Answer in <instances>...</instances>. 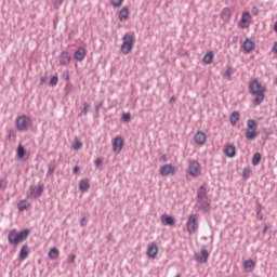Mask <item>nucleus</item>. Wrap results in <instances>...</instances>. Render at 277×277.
<instances>
[{
	"mask_svg": "<svg viewBox=\"0 0 277 277\" xmlns=\"http://www.w3.org/2000/svg\"><path fill=\"white\" fill-rule=\"evenodd\" d=\"M249 92L252 96H255L253 100V105H261L265 101V92H267V88H265L258 79H253L249 82Z\"/></svg>",
	"mask_w": 277,
	"mask_h": 277,
	"instance_id": "f257e3e1",
	"label": "nucleus"
},
{
	"mask_svg": "<svg viewBox=\"0 0 277 277\" xmlns=\"http://www.w3.org/2000/svg\"><path fill=\"white\" fill-rule=\"evenodd\" d=\"M197 208L203 213L211 211V199L207 195V187L203 185L197 190Z\"/></svg>",
	"mask_w": 277,
	"mask_h": 277,
	"instance_id": "f03ea898",
	"label": "nucleus"
},
{
	"mask_svg": "<svg viewBox=\"0 0 277 277\" xmlns=\"http://www.w3.org/2000/svg\"><path fill=\"white\" fill-rule=\"evenodd\" d=\"M29 237V229H23L17 232L16 229H11L8 235V241L11 246H18L23 243Z\"/></svg>",
	"mask_w": 277,
	"mask_h": 277,
	"instance_id": "7ed1b4c3",
	"label": "nucleus"
},
{
	"mask_svg": "<svg viewBox=\"0 0 277 277\" xmlns=\"http://www.w3.org/2000/svg\"><path fill=\"white\" fill-rule=\"evenodd\" d=\"M15 127L17 131H29L32 127L31 117L27 115H21L15 119Z\"/></svg>",
	"mask_w": 277,
	"mask_h": 277,
	"instance_id": "20e7f679",
	"label": "nucleus"
},
{
	"mask_svg": "<svg viewBox=\"0 0 277 277\" xmlns=\"http://www.w3.org/2000/svg\"><path fill=\"white\" fill-rule=\"evenodd\" d=\"M133 47H135V37H133V35L126 34L122 37L121 53H123V55H129V53L133 51Z\"/></svg>",
	"mask_w": 277,
	"mask_h": 277,
	"instance_id": "39448f33",
	"label": "nucleus"
},
{
	"mask_svg": "<svg viewBox=\"0 0 277 277\" xmlns=\"http://www.w3.org/2000/svg\"><path fill=\"white\" fill-rule=\"evenodd\" d=\"M201 170H200V163L196 160H188V168H187V174H189V176H193L194 179L200 176L201 174Z\"/></svg>",
	"mask_w": 277,
	"mask_h": 277,
	"instance_id": "423d86ee",
	"label": "nucleus"
},
{
	"mask_svg": "<svg viewBox=\"0 0 277 277\" xmlns=\"http://www.w3.org/2000/svg\"><path fill=\"white\" fill-rule=\"evenodd\" d=\"M187 232L189 235H194L198 230V217L196 214H190L186 223Z\"/></svg>",
	"mask_w": 277,
	"mask_h": 277,
	"instance_id": "0eeeda50",
	"label": "nucleus"
},
{
	"mask_svg": "<svg viewBox=\"0 0 277 277\" xmlns=\"http://www.w3.org/2000/svg\"><path fill=\"white\" fill-rule=\"evenodd\" d=\"M44 192L43 185H38L37 188L34 186H30L27 192V198H40Z\"/></svg>",
	"mask_w": 277,
	"mask_h": 277,
	"instance_id": "6e6552de",
	"label": "nucleus"
},
{
	"mask_svg": "<svg viewBox=\"0 0 277 277\" xmlns=\"http://www.w3.org/2000/svg\"><path fill=\"white\" fill-rule=\"evenodd\" d=\"M123 147H124V140L122 138V136L115 137L114 143H113L114 153L116 155H120Z\"/></svg>",
	"mask_w": 277,
	"mask_h": 277,
	"instance_id": "1a4fd4ad",
	"label": "nucleus"
},
{
	"mask_svg": "<svg viewBox=\"0 0 277 277\" xmlns=\"http://www.w3.org/2000/svg\"><path fill=\"white\" fill-rule=\"evenodd\" d=\"M195 261H197V263H207V261H209V251L207 250V246H202L201 254H195Z\"/></svg>",
	"mask_w": 277,
	"mask_h": 277,
	"instance_id": "9d476101",
	"label": "nucleus"
},
{
	"mask_svg": "<svg viewBox=\"0 0 277 277\" xmlns=\"http://www.w3.org/2000/svg\"><path fill=\"white\" fill-rule=\"evenodd\" d=\"M160 174L161 176H170V174L174 176L176 174V170L174 167H172V164H163L160 167Z\"/></svg>",
	"mask_w": 277,
	"mask_h": 277,
	"instance_id": "9b49d317",
	"label": "nucleus"
},
{
	"mask_svg": "<svg viewBox=\"0 0 277 277\" xmlns=\"http://www.w3.org/2000/svg\"><path fill=\"white\" fill-rule=\"evenodd\" d=\"M250 21H252V15H250L248 12H243L239 23L240 27L242 29H247V27H250Z\"/></svg>",
	"mask_w": 277,
	"mask_h": 277,
	"instance_id": "f8f14e48",
	"label": "nucleus"
},
{
	"mask_svg": "<svg viewBox=\"0 0 277 277\" xmlns=\"http://www.w3.org/2000/svg\"><path fill=\"white\" fill-rule=\"evenodd\" d=\"M146 254L147 256H149V259H155V256L159 254V247H157V243L151 242L150 245H148Z\"/></svg>",
	"mask_w": 277,
	"mask_h": 277,
	"instance_id": "ddd939ff",
	"label": "nucleus"
},
{
	"mask_svg": "<svg viewBox=\"0 0 277 277\" xmlns=\"http://www.w3.org/2000/svg\"><path fill=\"white\" fill-rule=\"evenodd\" d=\"M70 60H72V56H70V53L67 51H64L60 55V64L61 66H68L70 64Z\"/></svg>",
	"mask_w": 277,
	"mask_h": 277,
	"instance_id": "4468645a",
	"label": "nucleus"
},
{
	"mask_svg": "<svg viewBox=\"0 0 277 277\" xmlns=\"http://www.w3.org/2000/svg\"><path fill=\"white\" fill-rule=\"evenodd\" d=\"M161 222L162 226H174V224H176V220H174V216H170L168 214L161 215Z\"/></svg>",
	"mask_w": 277,
	"mask_h": 277,
	"instance_id": "2eb2a0df",
	"label": "nucleus"
},
{
	"mask_svg": "<svg viewBox=\"0 0 277 277\" xmlns=\"http://www.w3.org/2000/svg\"><path fill=\"white\" fill-rule=\"evenodd\" d=\"M254 41L250 40L249 38H247L243 42V51L246 53H252V51H254Z\"/></svg>",
	"mask_w": 277,
	"mask_h": 277,
	"instance_id": "dca6fc26",
	"label": "nucleus"
},
{
	"mask_svg": "<svg viewBox=\"0 0 277 277\" xmlns=\"http://www.w3.org/2000/svg\"><path fill=\"white\" fill-rule=\"evenodd\" d=\"M195 142H196V144H199L200 146H202V144H205V142H207V134H205V132H202V131H198L195 134Z\"/></svg>",
	"mask_w": 277,
	"mask_h": 277,
	"instance_id": "f3484780",
	"label": "nucleus"
},
{
	"mask_svg": "<svg viewBox=\"0 0 277 277\" xmlns=\"http://www.w3.org/2000/svg\"><path fill=\"white\" fill-rule=\"evenodd\" d=\"M224 153H225L226 157H229V159H233V157H235V155H237V148L235 147V145H227L224 148Z\"/></svg>",
	"mask_w": 277,
	"mask_h": 277,
	"instance_id": "a211bd4d",
	"label": "nucleus"
},
{
	"mask_svg": "<svg viewBox=\"0 0 277 277\" xmlns=\"http://www.w3.org/2000/svg\"><path fill=\"white\" fill-rule=\"evenodd\" d=\"M74 57L77 62H83V60H85V49L80 47L75 52Z\"/></svg>",
	"mask_w": 277,
	"mask_h": 277,
	"instance_id": "6ab92c4d",
	"label": "nucleus"
},
{
	"mask_svg": "<svg viewBox=\"0 0 277 277\" xmlns=\"http://www.w3.org/2000/svg\"><path fill=\"white\" fill-rule=\"evenodd\" d=\"M221 21H224V23H228V21H230V9L229 8H224L221 11Z\"/></svg>",
	"mask_w": 277,
	"mask_h": 277,
	"instance_id": "aec40b11",
	"label": "nucleus"
},
{
	"mask_svg": "<svg viewBox=\"0 0 277 277\" xmlns=\"http://www.w3.org/2000/svg\"><path fill=\"white\" fill-rule=\"evenodd\" d=\"M29 256V246L24 245L19 250V259L21 261H25Z\"/></svg>",
	"mask_w": 277,
	"mask_h": 277,
	"instance_id": "412c9836",
	"label": "nucleus"
},
{
	"mask_svg": "<svg viewBox=\"0 0 277 277\" xmlns=\"http://www.w3.org/2000/svg\"><path fill=\"white\" fill-rule=\"evenodd\" d=\"M80 192H88L90 189V181L88 179H82L79 181Z\"/></svg>",
	"mask_w": 277,
	"mask_h": 277,
	"instance_id": "4be33fe9",
	"label": "nucleus"
},
{
	"mask_svg": "<svg viewBox=\"0 0 277 277\" xmlns=\"http://www.w3.org/2000/svg\"><path fill=\"white\" fill-rule=\"evenodd\" d=\"M119 21H120V23H124V21H129V9L128 8H123L119 12Z\"/></svg>",
	"mask_w": 277,
	"mask_h": 277,
	"instance_id": "5701e85b",
	"label": "nucleus"
},
{
	"mask_svg": "<svg viewBox=\"0 0 277 277\" xmlns=\"http://www.w3.org/2000/svg\"><path fill=\"white\" fill-rule=\"evenodd\" d=\"M243 267H245L246 272H252V269H254V267H256V263L253 262V260H246L243 262Z\"/></svg>",
	"mask_w": 277,
	"mask_h": 277,
	"instance_id": "b1692460",
	"label": "nucleus"
},
{
	"mask_svg": "<svg viewBox=\"0 0 277 277\" xmlns=\"http://www.w3.org/2000/svg\"><path fill=\"white\" fill-rule=\"evenodd\" d=\"M239 118H240L239 111L232 113L229 116L230 124H237V122H239Z\"/></svg>",
	"mask_w": 277,
	"mask_h": 277,
	"instance_id": "393cba45",
	"label": "nucleus"
},
{
	"mask_svg": "<svg viewBox=\"0 0 277 277\" xmlns=\"http://www.w3.org/2000/svg\"><path fill=\"white\" fill-rule=\"evenodd\" d=\"M57 256H60V250H57V248H52L49 251V258L52 260L57 259Z\"/></svg>",
	"mask_w": 277,
	"mask_h": 277,
	"instance_id": "a878e982",
	"label": "nucleus"
},
{
	"mask_svg": "<svg viewBox=\"0 0 277 277\" xmlns=\"http://www.w3.org/2000/svg\"><path fill=\"white\" fill-rule=\"evenodd\" d=\"M205 64H212L213 63V52L210 51L203 56Z\"/></svg>",
	"mask_w": 277,
	"mask_h": 277,
	"instance_id": "bb28decb",
	"label": "nucleus"
},
{
	"mask_svg": "<svg viewBox=\"0 0 277 277\" xmlns=\"http://www.w3.org/2000/svg\"><path fill=\"white\" fill-rule=\"evenodd\" d=\"M246 137L247 140H256V130H247Z\"/></svg>",
	"mask_w": 277,
	"mask_h": 277,
	"instance_id": "cd10ccee",
	"label": "nucleus"
},
{
	"mask_svg": "<svg viewBox=\"0 0 277 277\" xmlns=\"http://www.w3.org/2000/svg\"><path fill=\"white\" fill-rule=\"evenodd\" d=\"M18 211H25V209H29V206L27 205V200L23 199L17 203Z\"/></svg>",
	"mask_w": 277,
	"mask_h": 277,
	"instance_id": "c85d7f7f",
	"label": "nucleus"
},
{
	"mask_svg": "<svg viewBox=\"0 0 277 277\" xmlns=\"http://www.w3.org/2000/svg\"><path fill=\"white\" fill-rule=\"evenodd\" d=\"M261 163V153H255L252 157V166H259Z\"/></svg>",
	"mask_w": 277,
	"mask_h": 277,
	"instance_id": "c756f323",
	"label": "nucleus"
},
{
	"mask_svg": "<svg viewBox=\"0 0 277 277\" xmlns=\"http://www.w3.org/2000/svg\"><path fill=\"white\" fill-rule=\"evenodd\" d=\"M247 130H255L256 131V121H254L253 119H249L247 121Z\"/></svg>",
	"mask_w": 277,
	"mask_h": 277,
	"instance_id": "7c9ffc66",
	"label": "nucleus"
},
{
	"mask_svg": "<svg viewBox=\"0 0 277 277\" xmlns=\"http://www.w3.org/2000/svg\"><path fill=\"white\" fill-rule=\"evenodd\" d=\"M72 92V83H67L65 87H64V94L65 96H68V94H70Z\"/></svg>",
	"mask_w": 277,
	"mask_h": 277,
	"instance_id": "2f4dec72",
	"label": "nucleus"
},
{
	"mask_svg": "<svg viewBox=\"0 0 277 277\" xmlns=\"http://www.w3.org/2000/svg\"><path fill=\"white\" fill-rule=\"evenodd\" d=\"M17 157L18 159H23V157H25V147L22 145L17 147Z\"/></svg>",
	"mask_w": 277,
	"mask_h": 277,
	"instance_id": "473e14b6",
	"label": "nucleus"
},
{
	"mask_svg": "<svg viewBox=\"0 0 277 277\" xmlns=\"http://www.w3.org/2000/svg\"><path fill=\"white\" fill-rule=\"evenodd\" d=\"M88 109H90V104H88L87 102L83 103V108L80 113V116H88Z\"/></svg>",
	"mask_w": 277,
	"mask_h": 277,
	"instance_id": "72a5a7b5",
	"label": "nucleus"
},
{
	"mask_svg": "<svg viewBox=\"0 0 277 277\" xmlns=\"http://www.w3.org/2000/svg\"><path fill=\"white\" fill-rule=\"evenodd\" d=\"M8 138L10 142H15L16 141V132L14 130H9Z\"/></svg>",
	"mask_w": 277,
	"mask_h": 277,
	"instance_id": "f704fd0d",
	"label": "nucleus"
},
{
	"mask_svg": "<svg viewBox=\"0 0 277 277\" xmlns=\"http://www.w3.org/2000/svg\"><path fill=\"white\" fill-rule=\"evenodd\" d=\"M121 120H123V122H131V113H123Z\"/></svg>",
	"mask_w": 277,
	"mask_h": 277,
	"instance_id": "c9c22d12",
	"label": "nucleus"
},
{
	"mask_svg": "<svg viewBox=\"0 0 277 277\" xmlns=\"http://www.w3.org/2000/svg\"><path fill=\"white\" fill-rule=\"evenodd\" d=\"M242 179L245 181H248V179H250V169H248V168L243 169V171H242Z\"/></svg>",
	"mask_w": 277,
	"mask_h": 277,
	"instance_id": "e433bc0d",
	"label": "nucleus"
},
{
	"mask_svg": "<svg viewBox=\"0 0 277 277\" xmlns=\"http://www.w3.org/2000/svg\"><path fill=\"white\" fill-rule=\"evenodd\" d=\"M60 81V79L57 78V76H53L50 81H49V85L55 87L57 85V82Z\"/></svg>",
	"mask_w": 277,
	"mask_h": 277,
	"instance_id": "4c0bfd02",
	"label": "nucleus"
},
{
	"mask_svg": "<svg viewBox=\"0 0 277 277\" xmlns=\"http://www.w3.org/2000/svg\"><path fill=\"white\" fill-rule=\"evenodd\" d=\"M225 77H227L228 80H230V77H233V67L227 66V69L225 71Z\"/></svg>",
	"mask_w": 277,
	"mask_h": 277,
	"instance_id": "58836bf2",
	"label": "nucleus"
},
{
	"mask_svg": "<svg viewBox=\"0 0 277 277\" xmlns=\"http://www.w3.org/2000/svg\"><path fill=\"white\" fill-rule=\"evenodd\" d=\"M8 187V181H5V179H1L0 180V189L3 192Z\"/></svg>",
	"mask_w": 277,
	"mask_h": 277,
	"instance_id": "ea45409f",
	"label": "nucleus"
},
{
	"mask_svg": "<svg viewBox=\"0 0 277 277\" xmlns=\"http://www.w3.org/2000/svg\"><path fill=\"white\" fill-rule=\"evenodd\" d=\"M256 219L263 220V209L261 208V206H259V208L256 210Z\"/></svg>",
	"mask_w": 277,
	"mask_h": 277,
	"instance_id": "a19ab883",
	"label": "nucleus"
},
{
	"mask_svg": "<svg viewBox=\"0 0 277 277\" xmlns=\"http://www.w3.org/2000/svg\"><path fill=\"white\" fill-rule=\"evenodd\" d=\"M122 1L123 0H111V3L114 8H120V5H122Z\"/></svg>",
	"mask_w": 277,
	"mask_h": 277,
	"instance_id": "79ce46f5",
	"label": "nucleus"
},
{
	"mask_svg": "<svg viewBox=\"0 0 277 277\" xmlns=\"http://www.w3.org/2000/svg\"><path fill=\"white\" fill-rule=\"evenodd\" d=\"M55 172V166L49 164L48 166V176Z\"/></svg>",
	"mask_w": 277,
	"mask_h": 277,
	"instance_id": "37998d69",
	"label": "nucleus"
},
{
	"mask_svg": "<svg viewBox=\"0 0 277 277\" xmlns=\"http://www.w3.org/2000/svg\"><path fill=\"white\" fill-rule=\"evenodd\" d=\"M94 166L95 168H101V166H103V159L102 158L95 159Z\"/></svg>",
	"mask_w": 277,
	"mask_h": 277,
	"instance_id": "c03bdc74",
	"label": "nucleus"
},
{
	"mask_svg": "<svg viewBox=\"0 0 277 277\" xmlns=\"http://www.w3.org/2000/svg\"><path fill=\"white\" fill-rule=\"evenodd\" d=\"M72 148H74V150H79V148H81V142L75 141Z\"/></svg>",
	"mask_w": 277,
	"mask_h": 277,
	"instance_id": "a18cd8bd",
	"label": "nucleus"
},
{
	"mask_svg": "<svg viewBox=\"0 0 277 277\" xmlns=\"http://www.w3.org/2000/svg\"><path fill=\"white\" fill-rule=\"evenodd\" d=\"M76 260H77V255L70 254L68 258V263H75Z\"/></svg>",
	"mask_w": 277,
	"mask_h": 277,
	"instance_id": "49530a36",
	"label": "nucleus"
},
{
	"mask_svg": "<svg viewBox=\"0 0 277 277\" xmlns=\"http://www.w3.org/2000/svg\"><path fill=\"white\" fill-rule=\"evenodd\" d=\"M101 107H103V102H100L98 104L95 105L96 114H98V111H101Z\"/></svg>",
	"mask_w": 277,
	"mask_h": 277,
	"instance_id": "de8ad7c7",
	"label": "nucleus"
},
{
	"mask_svg": "<svg viewBox=\"0 0 277 277\" xmlns=\"http://www.w3.org/2000/svg\"><path fill=\"white\" fill-rule=\"evenodd\" d=\"M252 14H253V16H259V8L253 6L252 8Z\"/></svg>",
	"mask_w": 277,
	"mask_h": 277,
	"instance_id": "09e8293b",
	"label": "nucleus"
},
{
	"mask_svg": "<svg viewBox=\"0 0 277 277\" xmlns=\"http://www.w3.org/2000/svg\"><path fill=\"white\" fill-rule=\"evenodd\" d=\"M272 51L277 55V41L274 43Z\"/></svg>",
	"mask_w": 277,
	"mask_h": 277,
	"instance_id": "8fccbe9b",
	"label": "nucleus"
},
{
	"mask_svg": "<svg viewBox=\"0 0 277 277\" xmlns=\"http://www.w3.org/2000/svg\"><path fill=\"white\" fill-rule=\"evenodd\" d=\"M81 169L79 168V166H76L72 170V173L74 174H78V172L80 171Z\"/></svg>",
	"mask_w": 277,
	"mask_h": 277,
	"instance_id": "3c124183",
	"label": "nucleus"
},
{
	"mask_svg": "<svg viewBox=\"0 0 277 277\" xmlns=\"http://www.w3.org/2000/svg\"><path fill=\"white\" fill-rule=\"evenodd\" d=\"M80 224L81 226H85V224H88V220L85 217H82Z\"/></svg>",
	"mask_w": 277,
	"mask_h": 277,
	"instance_id": "603ef678",
	"label": "nucleus"
},
{
	"mask_svg": "<svg viewBox=\"0 0 277 277\" xmlns=\"http://www.w3.org/2000/svg\"><path fill=\"white\" fill-rule=\"evenodd\" d=\"M174 101H176V98H175L174 96H172V97L170 98V103H174Z\"/></svg>",
	"mask_w": 277,
	"mask_h": 277,
	"instance_id": "864d4df0",
	"label": "nucleus"
},
{
	"mask_svg": "<svg viewBox=\"0 0 277 277\" xmlns=\"http://www.w3.org/2000/svg\"><path fill=\"white\" fill-rule=\"evenodd\" d=\"M274 30H275L276 34H277V22L275 23Z\"/></svg>",
	"mask_w": 277,
	"mask_h": 277,
	"instance_id": "5fc2aeb1",
	"label": "nucleus"
},
{
	"mask_svg": "<svg viewBox=\"0 0 277 277\" xmlns=\"http://www.w3.org/2000/svg\"><path fill=\"white\" fill-rule=\"evenodd\" d=\"M41 83H44V81H47V79L45 78H41Z\"/></svg>",
	"mask_w": 277,
	"mask_h": 277,
	"instance_id": "6e6d98bb",
	"label": "nucleus"
},
{
	"mask_svg": "<svg viewBox=\"0 0 277 277\" xmlns=\"http://www.w3.org/2000/svg\"><path fill=\"white\" fill-rule=\"evenodd\" d=\"M263 233H267V226L263 228Z\"/></svg>",
	"mask_w": 277,
	"mask_h": 277,
	"instance_id": "4d7b16f0",
	"label": "nucleus"
},
{
	"mask_svg": "<svg viewBox=\"0 0 277 277\" xmlns=\"http://www.w3.org/2000/svg\"><path fill=\"white\" fill-rule=\"evenodd\" d=\"M62 3H63V1H62V0H60V1H58V4H60V5H62Z\"/></svg>",
	"mask_w": 277,
	"mask_h": 277,
	"instance_id": "13d9d810",
	"label": "nucleus"
},
{
	"mask_svg": "<svg viewBox=\"0 0 277 277\" xmlns=\"http://www.w3.org/2000/svg\"><path fill=\"white\" fill-rule=\"evenodd\" d=\"M161 159H166V156H163Z\"/></svg>",
	"mask_w": 277,
	"mask_h": 277,
	"instance_id": "bf43d9fd",
	"label": "nucleus"
}]
</instances>
